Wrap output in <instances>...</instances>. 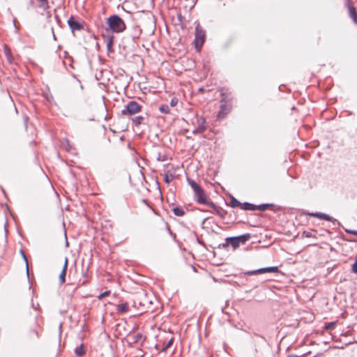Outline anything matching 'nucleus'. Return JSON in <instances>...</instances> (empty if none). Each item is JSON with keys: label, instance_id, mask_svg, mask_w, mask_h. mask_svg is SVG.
Masks as SVG:
<instances>
[{"label": "nucleus", "instance_id": "obj_21", "mask_svg": "<svg viewBox=\"0 0 357 357\" xmlns=\"http://www.w3.org/2000/svg\"><path fill=\"white\" fill-rule=\"evenodd\" d=\"M257 274H263L262 268H258L256 270H252V271H248L243 272L242 273H241V275H243L244 276L254 275H257Z\"/></svg>", "mask_w": 357, "mask_h": 357}, {"label": "nucleus", "instance_id": "obj_22", "mask_svg": "<svg viewBox=\"0 0 357 357\" xmlns=\"http://www.w3.org/2000/svg\"><path fill=\"white\" fill-rule=\"evenodd\" d=\"M243 203L240 202L237 199L234 197L231 196L229 206L232 208L240 207L241 208V204Z\"/></svg>", "mask_w": 357, "mask_h": 357}, {"label": "nucleus", "instance_id": "obj_49", "mask_svg": "<svg viewBox=\"0 0 357 357\" xmlns=\"http://www.w3.org/2000/svg\"><path fill=\"white\" fill-rule=\"evenodd\" d=\"M197 241L199 244L204 245V243L202 241H200L199 238L197 239Z\"/></svg>", "mask_w": 357, "mask_h": 357}, {"label": "nucleus", "instance_id": "obj_2", "mask_svg": "<svg viewBox=\"0 0 357 357\" xmlns=\"http://www.w3.org/2000/svg\"><path fill=\"white\" fill-rule=\"evenodd\" d=\"M142 106L135 100L129 101L121 110L123 116H132L141 112Z\"/></svg>", "mask_w": 357, "mask_h": 357}, {"label": "nucleus", "instance_id": "obj_31", "mask_svg": "<svg viewBox=\"0 0 357 357\" xmlns=\"http://www.w3.org/2000/svg\"><path fill=\"white\" fill-rule=\"evenodd\" d=\"M159 111L164 114L169 113V107L167 105L163 104L159 107Z\"/></svg>", "mask_w": 357, "mask_h": 357}, {"label": "nucleus", "instance_id": "obj_41", "mask_svg": "<svg viewBox=\"0 0 357 357\" xmlns=\"http://www.w3.org/2000/svg\"><path fill=\"white\" fill-rule=\"evenodd\" d=\"M351 270L354 273H357V259L351 266Z\"/></svg>", "mask_w": 357, "mask_h": 357}, {"label": "nucleus", "instance_id": "obj_35", "mask_svg": "<svg viewBox=\"0 0 357 357\" xmlns=\"http://www.w3.org/2000/svg\"><path fill=\"white\" fill-rule=\"evenodd\" d=\"M110 294H111V291L110 290H107V291H105L101 293L100 294H99L97 296V298H98V300H102L105 297L109 296Z\"/></svg>", "mask_w": 357, "mask_h": 357}, {"label": "nucleus", "instance_id": "obj_45", "mask_svg": "<svg viewBox=\"0 0 357 357\" xmlns=\"http://www.w3.org/2000/svg\"><path fill=\"white\" fill-rule=\"evenodd\" d=\"M253 334H254V335L257 336V337H259L262 338L263 340H265V337H264L263 335H259V334H258V333H255V332H253Z\"/></svg>", "mask_w": 357, "mask_h": 357}, {"label": "nucleus", "instance_id": "obj_37", "mask_svg": "<svg viewBox=\"0 0 357 357\" xmlns=\"http://www.w3.org/2000/svg\"><path fill=\"white\" fill-rule=\"evenodd\" d=\"M167 160V157L166 155H162L160 153H158L157 160L158 161H166Z\"/></svg>", "mask_w": 357, "mask_h": 357}, {"label": "nucleus", "instance_id": "obj_6", "mask_svg": "<svg viewBox=\"0 0 357 357\" xmlns=\"http://www.w3.org/2000/svg\"><path fill=\"white\" fill-rule=\"evenodd\" d=\"M194 199L197 203L206 206H208V203L211 202L207 199L206 195L202 188L194 192Z\"/></svg>", "mask_w": 357, "mask_h": 357}, {"label": "nucleus", "instance_id": "obj_38", "mask_svg": "<svg viewBox=\"0 0 357 357\" xmlns=\"http://www.w3.org/2000/svg\"><path fill=\"white\" fill-rule=\"evenodd\" d=\"M302 236L305 237V238H310V237H312L313 235H312V232H310V231H303V234H302Z\"/></svg>", "mask_w": 357, "mask_h": 357}, {"label": "nucleus", "instance_id": "obj_50", "mask_svg": "<svg viewBox=\"0 0 357 357\" xmlns=\"http://www.w3.org/2000/svg\"><path fill=\"white\" fill-rule=\"evenodd\" d=\"M52 34H53V38H54V40H56V36H55V35H54V31H53V28H52Z\"/></svg>", "mask_w": 357, "mask_h": 357}, {"label": "nucleus", "instance_id": "obj_14", "mask_svg": "<svg viewBox=\"0 0 357 357\" xmlns=\"http://www.w3.org/2000/svg\"><path fill=\"white\" fill-rule=\"evenodd\" d=\"M116 310L118 314H123L128 311L129 305L127 303H121L116 305Z\"/></svg>", "mask_w": 357, "mask_h": 357}, {"label": "nucleus", "instance_id": "obj_8", "mask_svg": "<svg viewBox=\"0 0 357 357\" xmlns=\"http://www.w3.org/2000/svg\"><path fill=\"white\" fill-rule=\"evenodd\" d=\"M344 6L349 10L350 17L353 20L355 24H357V11L354 5H352L351 0H346Z\"/></svg>", "mask_w": 357, "mask_h": 357}, {"label": "nucleus", "instance_id": "obj_46", "mask_svg": "<svg viewBox=\"0 0 357 357\" xmlns=\"http://www.w3.org/2000/svg\"><path fill=\"white\" fill-rule=\"evenodd\" d=\"M169 234H170L172 236H173V238H174V240H176V234H174V233H172V231L169 229Z\"/></svg>", "mask_w": 357, "mask_h": 357}, {"label": "nucleus", "instance_id": "obj_32", "mask_svg": "<svg viewBox=\"0 0 357 357\" xmlns=\"http://www.w3.org/2000/svg\"><path fill=\"white\" fill-rule=\"evenodd\" d=\"M335 325H336L335 321L328 322V323L325 324L324 328L327 331H331L335 328Z\"/></svg>", "mask_w": 357, "mask_h": 357}, {"label": "nucleus", "instance_id": "obj_18", "mask_svg": "<svg viewBox=\"0 0 357 357\" xmlns=\"http://www.w3.org/2000/svg\"><path fill=\"white\" fill-rule=\"evenodd\" d=\"M225 241H227V243H229V245H231L234 250L240 245L235 236L227 237Z\"/></svg>", "mask_w": 357, "mask_h": 357}, {"label": "nucleus", "instance_id": "obj_4", "mask_svg": "<svg viewBox=\"0 0 357 357\" xmlns=\"http://www.w3.org/2000/svg\"><path fill=\"white\" fill-rule=\"evenodd\" d=\"M205 40H206L205 31L200 28L199 25H197L195 28V39H194L195 47L197 51H200Z\"/></svg>", "mask_w": 357, "mask_h": 357}, {"label": "nucleus", "instance_id": "obj_39", "mask_svg": "<svg viewBox=\"0 0 357 357\" xmlns=\"http://www.w3.org/2000/svg\"><path fill=\"white\" fill-rule=\"evenodd\" d=\"M178 102V98H172L171 101H170V106L171 107L176 106L177 105Z\"/></svg>", "mask_w": 357, "mask_h": 357}, {"label": "nucleus", "instance_id": "obj_11", "mask_svg": "<svg viewBox=\"0 0 357 357\" xmlns=\"http://www.w3.org/2000/svg\"><path fill=\"white\" fill-rule=\"evenodd\" d=\"M208 206L212 208L215 213L218 215L221 218L224 219L227 213V212L224 210L222 208L218 206L214 202L212 201L208 203Z\"/></svg>", "mask_w": 357, "mask_h": 357}, {"label": "nucleus", "instance_id": "obj_34", "mask_svg": "<svg viewBox=\"0 0 357 357\" xmlns=\"http://www.w3.org/2000/svg\"><path fill=\"white\" fill-rule=\"evenodd\" d=\"M174 342V338L172 337L166 344L163 347V348L162 349L161 351L163 352V351H165L168 348H169L172 344Z\"/></svg>", "mask_w": 357, "mask_h": 357}, {"label": "nucleus", "instance_id": "obj_23", "mask_svg": "<svg viewBox=\"0 0 357 357\" xmlns=\"http://www.w3.org/2000/svg\"><path fill=\"white\" fill-rule=\"evenodd\" d=\"M263 273H279L280 270L278 266H268L262 268Z\"/></svg>", "mask_w": 357, "mask_h": 357}, {"label": "nucleus", "instance_id": "obj_51", "mask_svg": "<svg viewBox=\"0 0 357 357\" xmlns=\"http://www.w3.org/2000/svg\"><path fill=\"white\" fill-rule=\"evenodd\" d=\"M206 218H204V219L203 220V221H202V224H204V222L206 221Z\"/></svg>", "mask_w": 357, "mask_h": 357}, {"label": "nucleus", "instance_id": "obj_16", "mask_svg": "<svg viewBox=\"0 0 357 357\" xmlns=\"http://www.w3.org/2000/svg\"><path fill=\"white\" fill-rule=\"evenodd\" d=\"M241 209L245 211H254L257 210V205L250 202H243L241 204Z\"/></svg>", "mask_w": 357, "mask_h": 357}, {"label": "nucleus", "instance_id": "obj_36", "mask_svg": "<svg viewBox=\"0 0 357 357\" xmlns=\"http://www.w3.org/2000/svg\"><path fill=\"white\" fill-rule=\"evenodd\" d=\"M40 3V7L44 10L49 8V3L47 0H38Z\"/></svg>", "mask_w": 357, "mask_h": 357}, {"label": "nucleus", "instance_id": "obj_1", "mask_svg": "<svg viewBox=\"0 0 357 357\" xmlns=\"http://www.w3.org/2000/svg\"><path fill=\"white\" fill-rule=\"evenodd\" d=\"M106 31L113 33H120L123 32L126 29L124 20L118 15H112L107 18Z\"/></svg>", "mask_w": 357, "mask_h": 357}, {"label": "nucleus", "instance_id": "obj_42", "mask_svg": "<svg viewBox=\"0 0 357 357\" xmlns=\"http://www.w3.org/2000/svg\"><path fill=\"white\" fill-rule=\"evenodd\" d=\"M229 246V243H227V241H225V242L224 243L220 244L218 245V248H222L227 249Z\"/></svg>", "mask_w": 357, "mask_h": 357}, {"label": "nucleus", "instance_id": "obj_19", "mask_svg": "<svg viewBox=\"0 0 357 357\" xmlns=\"http://www.w3.org/2000/svg\"><path fill=\"white\" fill-rule=\"evenodd\" d=\"M172 211L176 216L181 217L185 215V211L180 206H176L172 208Z\"/></svg>", "mask_w": 357, "mask_h": 357}, {"label": "nucleus", "instance_id": "obj_48", "mask_svg": "<svg viewBox=\"0 0 357 357\" xmlns=\"http://www.w3.org/2000/svg\"><path fill=\"white\" fill-rule=\"evenodd\" d=\"M7 225H8V222L6 221V223H5V225H4L6 234H7V232H8V230H7V228H6Z\"/></svg>", "mask_w": 357, "mask_h": 357}, {"label": "nucleus", "instance_id": "obj_3", "mask_svg": "<svg viewBox=\"0 0 357 357\" xmlns=\"http://www.w3.org/2000/svg\"><path fill=\"white\" fill-rule=\"evenodd\" d=\"M221 100H220V111L218 112L217 114L218 119H224L227 114H229L231 109V103L228 102L227 100V96L225 93H221Z\"/></svg>", "mask_w": 357, "mask_h": 357}, {"label": "nucleus", "instance_id": "obj_20", "mask_svg": "<svg viewBox=\"0 0 357 357\" xmlns=\"http://www.w3.org/2000/svg\"><path fill=\"white\" fill-rule=\"evenodd\" d=\"M144 119L145 118L143 116H137L132 119V122L135 126H139L143 123Z\"/></svg>", "mask_w": 357, "mask_h": 357}, {"label": "nucleus", "instance_id": "obj_40", "mask_svg": "<svg viewBox=\"0 0 357 357\" xmlns=\"http://www.w3.org/2000/svg\"><path fill=\"white\" fill-rule=\"evenodd\" d=\"M344 230H345L346 233L349 234H353V235L357 236V230H353V229H345Z\"/></svg>", "mask_w": 357, "mask_h": 357}, {"label": "nucleus", "instance_id": "obj_7", "mask_svg": "<svg viewBox=\"0 0 357 357\" xmlns=\"http://www.w3.org/2000/svg\"><path fill=\"white\" fill-rule=\"evenodd\" d=\"M67 23L73 33L75 31L84 29V24L71 16L67 21Z\"/></svg>", "mask_w": 357, "mask_h": 357}, {"label": "nucleus", "instance_id": "obj_33", "mask_svg": "<svg viewBox=\"0 0 357 357\" xmlns=\"http://www.w3.org/2000/svg\"><path fill=\"white\" fill-rule=\"evenodd\" d=\"M142 337H143V335L142 333H138L135 334L132 337L133 343H137L142 339Z\"/></svg>", "mask_w": 357, "mask_h": 357}, {"label": "nucleus", "instance_id": "obj_12", "mask_svg": "<svg viewBox=\"0 0 357 357\" xmlns=\"http://www.w3.org/2000/svg\"><path fill=\"white\" fill-rule=\"evenodd\" d=\"M142 33V29L137 25L132 26V32L129 35V37L132 39V41H135L136 39H138Z\"/></svg>", "mask_w": 357, "mask_h": 357}, {"label": "nucleus", "instance_id": "obj_53", "mask_svg": "<svg viewBox=\"0 0 357 357\" xmlns=\"http://www.w3.org/2000/svg\"><path fill=\"white\" fill-rule=\"evenodd\" d=\"M33 0H31V1H30V3H31V4H32V3H33Z\"/></svg>", "mask_w": 357, "mask_h": 357}, {"label": "nucleus", "instance_id": "obj_10", "mask_svg": "<svg viewBox=\"0 0 357 357\" xmlns=\"http://www.w3.org/2000/svg\"><path fill=\"white\" fill-rule=\"evenodd\" d=\"M198 127L195 129L192 132L194 134H201L204 132L206 130V126H205L206 119L204 117H200L197 119Z\"/></svg>", "mask_w": 357, "mask_h": 357}, {"label": "nucleus", "instance_id": "obj_44", "mask_svg": "<svg viewBox=\"0 0 357 357\" xmlns=\"http://www.w3.org/2000/svg\"><path fill=\"white\" fill-rule=\"evenodd\" d=\"M62 324H59V340L61 339V333H62Z\"/></svg>", "mask_w": 357, "mask_h": 357}, {"label": "nucleus", "instance_id": "obj_5", "mask_svg": "<svg viewBox=\"0 0 357 357\" xmlns=\"http://www.w3.org/2000/svg\"><path fill=\"white\" fill-rule=\"evenodd\" d=\"M307 215L310 217L317 218L320 220H324L326 221L331 222L333 223V225L334 226H335V225L339 226L340 225V222L337 220H336L333 217H332L326 213H321V212H311V213H307Z\"/></svg>", "mask_w": 357, "mask_h": 357}, {"label": "nucleus", "instance_id": "obj_15", "mask_svg": "<svg viewBox=\"0 0 357 357\" xmlns=\"http://www.w3.org/2000/svg\"><path fill=\"white\" fill-rule=\"evenodd\" d=\"M86 351L84 348V345L82 343L79 344L78 347H77L74 350L75 354L77 357L83 356L86 354Z\"/></svg>", "mask_w": 357, "mask_h": 357}, {"label": "nucleus", "instance_id": "obj_9", "mask_svg": "<svg viewBox=\"0 0 357 357\" xmlns=\"http://www.w3.org/2000/svg\"><path fill=\"white\" fill-rule=\"evenodd\" d=\"M40 328V327L39 324H36L35 328L29 329L27 331V334H26L28 339L31 341H36V340H38L40 338V331L38 330Z\"/></svg>", "mask_w": 357, "mask_h": 357}, {"label": "nucleus", "instance_id": "obj_47", "mask_svg": "<svg viewBox=\"0 0 357 357\" xmlns=\"http://www.w3.org/2000/svg\"><path fill=\"white\" fill-rule=\"evenodd\" d=\"M53 98V97H52V94H50V95H48V96H46V99H47V100H50V98Z\"/></svg>", "mask_w": 357, "mask_h": 357}, {"label": "nucleus", "instance_id": "obj_13", "mask_svg": "<svg viewBox=\"0 0 357 357\" xmlns=\"http://www.w3.org/2000/svg\"><path fill=\"white\" fill-rule=\"evenodd\" d=\"M151 304V301H148V299L144 296L143 299L137 298L134 301V307H145L146 305Z\"/></svg>", "mask_w": 357, "mask_h": 357}, {"label": "nucleus", "instance_id": "obj_52", "mask_svg": "<svg viewBox=\"0 0 357 357\" xmlns=\"http://www.w3.org/2000/svg\"><path fill=\"white\" fill-rule=\"evenodd\" d=\"M56 18L58 21H59V17L57 15H56Z\"/></svg>", "mask_w": 357, "mask_h": 357}, {"label": "nucleus", "instance_id": "obj_26", "mask_svg": "<svg viewBox=\"0 0 357 357\" xmlns=\"http://www.w3.org/2000/svg\"><path fill=\"white\" fill-rule=\"evenodd\" d=\"M188 184L192 188V189L193 190V192L202 188L196 181L191 178H188Z\"/></svg>", "mask_w": 357, "mask_h": 357}, {"label": "nucleus", "instance_id": "obj_30", "mask_svg": "<svg viewBox=\"0 0 357 357\" xmlns=\"http://www.w3.org/2000/svg\"><path fill=\"white\" fill-rule=\"evenodd\" d=\"M20 254L22 255V257L23 260L24 261V262L26 264V275H27V277L29 278V264H28L27 257H26L24 252L22 250H20Z\"/></svg>", "mask_w": 357, "mask_h": 357}, {"label": "nucleus", "instance_id": "obj_27", "mask_svg": "<svg viewBox=\"0 0 357 357\" xmlns=\"http://www.w3.org/2000/svg\"><path fill=\"white\" fill-rule=\"evenodd\" d=\"M173 177H174L173 174L171 172H169V171H167L164 174L165 183H169L172 181Z\"/></svg>", "mask_w": 357, "mask_h": 357}, {"label": "nucleus", "instance_id": "obj_43", "mask_svg": "<svg viewBox=\"0 0 357 357\" xmlns=\"http://www.w3.org/2000/svg\"><path fill=\"white\" fill-rule=\"evenodd\" d=\"M68 259L67 257H65L64 264H63V266L62 268H65L66 270H67L68 269Z\"/></svg>", "mask_w": 357, "mask_h": 357}, {"label": "nucleus", "instance_id": "obj_17", "mask_svg": "<svg viewBox=\"0 0 357 357\" xmlns=\"http://www.w3.org/2000/svg\"><path fill=\"white\" fill-rule=\"evenodd\" d=\"M235 237L236 238L239 245H241V244L245 243L249 240V238L250 237V234L248 233H246V234H241L239 236H236Z\"/></svg>", "mask_w": 357, "mask_h": 357}, {"label": "nucleus", "instance_id": "obj_28", "mask_svg": "<svg viewBox=\"0 0 357 357\" xmlns=\"http://www.w3.org/2000/svg\"><path fill=\"white\" fill-rule=\"evenodd\" d=\"M4 48V53H5V55L7 57V59L8 61L11 63V59H12V54H11V51H10V49L9 48V47L6 45H4L3 47Z\"/></svg>", "mask_w": 357, "mask_h": 357}, {"label": "nucleus", "instance_id": "obj_29", "mask_svg": "<svg viewBox=\"0 0 357 357\" xmlns=\"http://www.w3.org/2000/svg\"><path fill=\"white\" fill-rule=\"evenodd\" d=\"M67 270L65 268H62L61 272L59 274V282L61 284H63L66 282V275Z\"/></svg>", "mask_w": 357, "mask_h": 357}, {"label": "nucleus", "instance_id": "obj_24", "mask_svg": "<svg viewBox=\"0 0 357 357\" xmlns=\"http://www.w3.org/2000/svg\"><path fill=\"white\" fill-rule=\"evenodd\" d=\"M273 206H274L273 204L264 203V204L257 205V210L264 211L266 209H268V208H271Z\"/></svg>", "mask_w": 357, "mask_h": 357}, {"label": "nucleus", "instance_id": "obj_25", "mask_svg": "<svg viewBox=\"0 0 357 357\" xmlns=\"http://www.w3.org/2000/svg\"><path fill=\"white\" fill-rule=\"evenodd\" d=\"M114 43V36H109L107 39V49L108 52H112V45Z\"/></svg>", "mask_w": 357, "mask_h": 357}]
</instances>
